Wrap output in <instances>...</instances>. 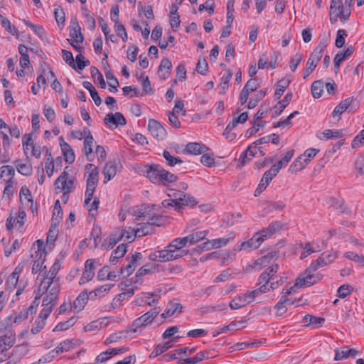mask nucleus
<instances>
[{"label": "nucleus", "instance_id": "59", "mask_svg": "<svg viewBox=\"0 0 364 364\" xmlns=\"http://www.w3.org/2000/svg\"><path fill=\"white\" fill-rule=\"evenodd\" d=\"M68 343L64 342L63 343L59 344L55 349L53 350V355L48 356V355H46V358H44V361H50L52 360L55 357L58 355L60 353H63L64 350L65 349V346H68Z\"/></svg>", "mask_w": 364, "mask_h": 364}, {"label": "nucleus", "instance_id": "43", "mask_svg": "<svg viewBox=\"0 0 364 364\" xmlns=\"http://www.w3.org/2000/svg\"><path fill=\"white\" fill-rule=\"evenodd\" d=\"M62 208L60 201L57 200L55 203L53 213L52 216V222L54 225H57L63 218Z\"/></svg>", "mask_w": 364, "mask_h": 364}, {"label": "nucleus", "instance_id": "25", "mask_svg": "<svg viewBox=\"0 0 364 364\" xmlns=\"http://www.w3.org/2000/svg\"><path fill=\"white\" fill-rule=\"evenodd\" d=\"M326 319L307 314L302 318V323L306 326H311L314 328L321 327L325 323Z\"/></svg>", "mask_w": 364, "mask_h": 364}, {"label": "nucleus", "instance_id": "51", "mask_svg": "<svg viewBox=\"0 0 364 364\" xmlns=\"http://www.w3.org/2000/svg\"><path fill=\"white\" fill-rule=\"evenodd\" d=\"M128 333V331H121L117 333H114L106 339L105 343L111 344L112 343H117L123 339H125L127 337Z\"/></svg>", "mask_w": 364, "mask_h": 364}, {"label": "nucleus", "instance_id": "20", "mask_svg": "<svg viewBox=\"0 0 364 364\" xmlns=\"http://www.w3.org/2000/svg\"><path fill=\"white\" fill-rule=\"evenodd\" d=\"M50 156V154H49L45 164L46 172L49 177L53 176L55 172L62 168V159L60 157L54 159Z\"/></svg>", "mask_w": 364, "mask_h": 364}, {"label": "nucleus", "instance_id": "6", "mask_svg": "<svg viewBox=\"0 0 364 364\" xmlns=\"http://www.w3.org/2000/svg\"><path fill=\"white\" fill-rule=\"evenodd\" d=\"M146 168L147 176L154 183L166 185L173 183L176 181V176L168 171L159 168L157 165L148 166Z\"/></svg>", "mask_w": 364, "mask_h": 364}, {"label": "nucleus", "instance_id": "19", "mask_svg": "<svg viewBox=\"0 0 364 364\" xmlns=\"http://www.w3.org/2000/svg\"><path fill=\"white\" fill-rule=\"evenodd\" d=\"M120 293L117 295L114 300L122 302L131 298L134 293V287L132 283H121L119 285Z\"/></svg>", "mask_w": 364, "mask_h": 364}, {"label": "nucleus", "instance_id": "12", "mask_svg": "<svg viewBox=\"0 0 364 364\" xmlns=\"http://www.w3.org/2000/svg\"><path fill=\"white\" fill-rule=\"evenodd\" d=\"M159 311L156 310L150 311L137 318L132 323L131 331L136 333L141 328H144L152 323L154 318L158 315Z\"/></svg>", "mask_w": 364, "mask_h": 364}, {"label": "nucleus", "instance_id": "47", "mask_svg": "<svg viewBox=\"0 0 364 364\" xmlns=\"http://www.w3.org/2000/svg\"><path fill=\"white\" fill-rule=\"evenodd\" d=\"M85 138V150L86 155H88L92 151L93 138L90 134V132L87 129L84 130Z\"/></svg>", "mask_w": 364, "mask_h": 364}, {"label": "nucleus", "instance_id": "5", "mask_svg": "<svg viewBox=\"0 0 364 364\" xmlns=\"http://www.w3.org/2000/svg\"><path fill=\"white\" fill-rule=\"evenodd\" d=\"M167 196L168 198L162 201V205L165 208L172 207L178 209L183 205H195L196 204L193 197L183 193L171 190Z\"/></svg>", "mask_w": 364, "mask_h": 364}, {"label": "nucleus", "instance_id": "10", "mask_svg": "<svg viewBox=\"0 0 364 364\" xmlns=\"http://www.w3.org/2000/svg\"><path fill=\"white\" fill-rule=\"evenodd\" d=\"M136 236V228L128 226L127 224L122 231L112 233L109 239L108 247L111 248L122 238L129 242H132Z\"/></svg>", "mask_w": 364, "mask_h": 364}, {"label": "nucleus", "instance_id": "37", "mask_svg": "<svg viewBox=\"0 0 364 364\" xmlns=\"http://www.w3.org/2000/svg\"><path fill=\"white\" fill-rule=\"evenodd\" d=\"M263 280L265 282L263 285H266L267 288H269L268 291L277 288L282 282V278L279 275L274 274H272L270 277Z\"/></svg>", "mask_w": 364, "mask_h": 364}, {"label": "nucleus", "instance_id": "2", "mask_svg": "<svg viewBox=\"0 0 364 364\" xmlns=\"http://www.w3.org/2000/svg\"><path fill=\"white\" fill-rule=\"evenodd\" d=\"M59 265L55 264L50 269V274L41 282L39 288V299L42 302L53 304L57 299L59 292V282L55 279V276L58 272Z\"/></svg>", "mask_w": 364, "mask_h": 364}, {"label": "nucleus", "instance_id": "39", "mask_svg": "<svg viewBox=\"0 0 364 364\" xmlns=\"http://www.w3.org/2000/svg\"><path fill=\"white\" fill-rule=\"evenodd\" d=\"M292 94L288 93L286 95V96L284 97L283 100L279 101L274 107V111L275 114H281L283 110L285 109V107L289 104L290 101L292 99Z\"/></svg>", "mask_w": 364, "mask_h": 364}, {"label": "nucleus", "instance_id": "36", "mask_svg": "<svg viewBox=\"0 0 364 364\" xmlns=\"http://www.w3.org/2000/svg\"><path fill=\"white\" fill-rule=\"evenodd\" d=\"M320 139H335L343 136V133L339 129H326L321 133Z\"/></svg>", "mask_w": 364, "mask_h": 364}, {"label": "nucleus", "instance_id": "38", "mask_svg": "<svg viewBox=\"0 0 364 364\" xmlns=\"http://www.w3.org/2000/svg\"><path fill=\"white\" fill-rule=\"evenodd\" d=\"M350 105V102L348 100H346L338 105L332 113L333 118L338 120L340 116L348 108Z\"/></svg>", "mask_w": 364, "mask_h": 364}, {"label": "nucleus", "instance_id": "46", "mask_svg": "<svg viewBox=\"0 0 364 364\" xmlns=\"http://www.w3.org/2000/svg\"><path fill=\"white\" fill-rule=\"evenodd\" d=\"M15 171L11 166H3L0 168V177L5 181H9L14 176Z\"/></svg>", "mask_w": 364, "mask_h": 364}, {"label": "nucleus", "instance_id": "41", "mask_svg": "<svg viewBox=\"0 0 364 364\" xmlns=\"http://www.w3.org/2000/svg\"><path fill=\"white\" fill-rule=\"evenodd\" d=\"M182 306L178 303H171L166 307L165 311L161 314V317L166 318L173 316L175 313L181 311Z\"/></svg>", "mask_w": 364, "mask_h": 364}, {"label": "nucleus", "instance_id": "15", "mask_svg": "<svg viewBox=\"0 0 364 364\" xmlns=\"http://www.w3.org/2000/svg\"><path fill=\"white\" fill-rule=\"evenodd\" d=\"M148 130L150 134L158 141L163 140L166 137L165 129L158 121L154 119L149 120Z\"/></svg>", "mask_w": 364, "mask_h": 364}, {"label": "nucleus", "instance_id": "27", "mask_svg": "<svg viewBox=\"0 0 364 364\" xmlns=\"http://www.w3.org/2000/svg\"><path fill=\"white\" fill-rule=\"evenodd\" d=\"M308 166L301 154L298 155L289 166V171L294 173L304 170Z\"/></svg>", "mask_w": 364, "mask_h": 364}, {"label": "nucleus", "instance_id": "55", "mask_svg": "<svg viewBox=\"0 0 364 364\" xmlns=\"http://www.w3.org/2000/svg\"><path fill=\"white\" fill-rule=\"evenodd\" d=\"M114 30L117 33L116 38H118V41L121 39L122 41H126L127 40V34L125 30V28L118 22L115 23Z\"/></svg>", "mask_w": 364, "mask_h": 364}, {"label": "nucleus", "instance_id": "54", "mask_svg": "<svg viewBox=\"0 0 364 364\" xmlns=\"http://www.w3.org/2000/svg\"><path fill=\"white\" fill-rule=\"evenodd\" d=\"M16 167L18 172L23 175H29L31 173V166L29 163H23L21 161L16 162Z\"/></svg>", "mask_w": 364, "mask_h": 364}, {"label": "nucleus", "instance_id": "52", "mask_svg": "<svg viewBox=\"0 0 364 364\" xmlns=\"http://www.w3.org/2000/svg\"><path fill=\"white\" fill-rule=\"evenodd\" d=\"M116 172L115 166L111 163H107L104 168V175L105 178V182H107L114 178L116 175Z\"/></svg>", "mask_w": 364, "mask_h": 364}, {"label": "nucleus", "instance_id": "42", "mask_svg": "<svg viewBox=\"0 0 364 364\" xmlns=\"http://www.w3.org/2000/svg\"><path fill=\"white\" fill-rule=\"evenodd\" d=\"M312 95L316 99H319L323 94V83L321 80H317L312 83L311 87Z\"/></svg>", "mask_w": 364, "mask_h": 364}, {"label": "nucleus", "instance_id": "16", "mask_svg": "<svg viewBox=\"0 0 364 364\" xmlns=\"http://www.w3.org/2000/svg\"><path fill=\"white\" fill-rule=\"evenodd\" d=\"M26 213L19 210L18 213H12L6 221V228L12 230L14 228H21L25 223Z\"/></svg>", "mask_w": 364, "mask_h": 364}, {"label": "nucleus", "instance_id": "45", "mask_svg": "<svg viewBox=\"0 0 364 364\" xmlns=\"http://www.w3.org/2000/svg\"><path fill=\"white\" fill-rule=\"evenodd\" d=\"M20 200L23 205H31L32 207V196L30 191L26 186L21 188L20 193Z\"/></svg>", "mask_w": 364, "mask_h": 364}, {"label": "nucleus", "instance_id": "49", "mask_svg": "<svg viewBox=\"0 0 364 364\" xmlns=\"http://www.w3.org/2000/svg\"><path fill=\"white\" fill-rule=\"evenodd\" d=\"M127 252V246L124 244H122L119 245L117 250L112 253L110 257L111 262H116L118 259L122 257Z\"/></svg>", "mask_w": 364, "mask_h": 364}, {"label": "nucleus", "instance_id": "7", "mask_svg": "<svg viewBox=\"0 0 364 364\" xmlns=\"http://www.w3.org/2000/svg\"><path fill=\"white\" fill-rule=\"evenodd\" d=\"M269 290V288H267L266 285H262L257 289L236 296L230 302V307L232 310H237L245 307L252 303L260 293H266Z\"/></svg>", "mask_w": 364, "mask_h": 364}, {"label": "nucleus", "instance_id": "57", "mask_svg": "<svg viewBox=\"0 0 364 364\" xmlns=\"http://www.w3.org/2000/svg\"><path fill=\"white\" fill-rule=\"evenodd\" d=\"M85 205L88 210L91 212L95 210L98 208L99 201L96 198H93L92 196H85Z\"/></svg>", "mask_w": 364, "mask_h": 364}, {"label": "nucleus", "instance_id": "28", "mask_svg": "<svg viewBox=\"0 0 364 364\" xmlns=\"http://www.w3.org/2000/svg\"><path fill=\"white\" fill-rule=\"evenodd\" d=\"M353 47L350 46L347 47L344 50L338 53L333 59L335 68L338 69L341 63L344 61L348 57H349L353 53Z\"/></svg>", "mask_w": 364, "mask_h": 364}, {"label": "nucleus", "instance_id": "3", "mask_svg": "<svg viewBox=\"0 0 364 364\" xmlns=\"http://www.w3.org/2000/svg\"><path fill=\"white\" fill-rule=\"evenodd\" d=\"M294 156V149H289L286 151L284 156L264 173L263 178L260 181L257 190H259V192H261L262 188H265L273 178L279 173L280 170L282 168L286 167L292 160Z\"/></svg>", "mask_w": 364, "mask_h": 364}, {"label": "nucleus", "instance_id": "35", "mask_svg": "<svg viewBox=\"0 0 364 364\" xmlns=\"http://www.w3.org/2000/svg\"><path fill=\"white\" fill-rule=\"evenodd\" d=\"M320 152V149L316 147H308L300 154L305 161L309 164Z\"/></svg>", "mask_w": 364, "mask_h": 364}, {"label": "nucleus", "instance_id": "53", "mask_svg": "<svg viewBox=\"0 0 364 364\" xmlns=\"http://www.w3.org/2000/svg\"><path fill=\"white\" fill-rule=\"evenodd\" d=\"M88 296L85 293H82L74 301V307L75 309L80 311L82 310L87 304Z\"/></svg>", "mask_w": 364, "mask_h": 364}, {"label": "nucleus", "instance_id": "17", "mask_svg": "<svg viewBox=\"0 0 364 364\" xmlns=\"http://www.w3.org/2000/svg\"><path fill=\"white\" fill-rule=\"evenodd\" d=\"M295 300L285 299L277 302L272 308L271 314L275 318H280L285 315L288 311V305L293 304Z\"/></svg>", "mask_w": 364, "mask_h": 364}, {"label": "nucleus", "instance_id": "62", "mask_svg": "<svg viewBox=\"0 0 364 364\" xmlns=\"http://www.w3.org/2000/svg\"><path fill=\"white\" fill-rule=\"evenodd\" d=\"M53 305V304L43 302L42 309L40 314V318H43V319L46 320L48 315L50 314V313L51 312Z\"/></svg>", "mask_w": 364, "mask_h": 364}, {"label": "nucleus", "instance_id": "33", "mask_svg": "<svg viewBox=\"0 0 364 364\" xmlns=\"http://www.w3.org/2000/svg\"><path fill=\"white\" fill-rule=\"evenodd\" d=\"M60 145L62 152L65 156V161L68 163H73L75 161V157L70 145L64 141H61Z\"/></svg>", "mask_w": 364, "mask_h": 364}, {"label": "nucleus", "instance_id": "23", "mask_svg": "<svg viewBox=\"0 0 364 364\" xmlns=\"http://www.w3.org/2000/svg\"><path fill=\"white\" fill-rule=\"evenodd\" d=\"M321 58V52L314 53L309 58L306 63V68L304 72V79H306L315 70Z\"/></svg>", "mask_w": 364, "mask_h": 364}, {"label": "nucleus", "instance_id": "56", "mask_svg": "<svg viewBox=\"0 0 364 364\" xmlns=\"http://www.w3.org/2000/svg\"><path fill=\"white\" fill-rule=\"evenodd\" d=\"M34 144V141L30 135H26L23 137V151L26 155H29V152L33 148Z\"/></svg>", "mask_w": 364, "mask_h": 364}, {"label": "nucleus", "instance_id": "9", "mask_svg": "<svg viewBox=\"0 0 364 364\" xmlns=\"http://www.w3.org/2000/svg\"><path fill=\"white\" fill-rule=\"evenodd\" d=\"M148 213L142 211L137 207L125 206L122 208L119 213V220L121 222L126 223L127 225L132 224L138 218H146Z\"/></svg>", "mask_w": 364, "mask_h": 364}, {"label": "nucleus", "instance_id": "4", "mask_svg": "<svg viewBox=\"0 0 364 364\" xmlns=\"http://www.w3.org/2000/svg\"><path fill=\"white\" fill-rule=\"evenodd\" d=\"M75 176L73 174L71 168L66 166L64 171L57 178L55 183V190L58 193H62L63 201L65 203L68 200V195L73 191Z\"/></svg>", "mask_w": 364, "mask_h": 364}, {"label": "nucleus", "instance_id": "26", "mask_svg": "<svg viewBox=\"0 0 364 364\" xmlns=\"http://www.w3.org/2000/svg\"><path fill=\"white\" fill-rule=\"evenodd\" d=\"M97 279L100 281H116L119 279V274L114 271H110L107 266H105L98 272Z\"/></svg>", "mask_w": 364, "mask_h": 364}, {"label": "nucleus", "instance_id": "13", "mask_svg": "<svg viewBox=\"0 0 364 364\" xmlns=\"http://www.w3.org/2000/svg\"><path fill=\"white\" fill-rule=\"evenodd\" d=\"M310 268L306 271V272L301 276L299 277L295 280V285L297 287H310L316 284L320 279L321 276L318 274H312L311 273Z\"/></svg>", "mask_w": 364, "mask_h": 364}, {"label": "nucleus", "instance_id": "34", "mask_svg": "<svg viewBox=\"0 0 364 364\" xmlns=\"http://www.w3.org/2000/svg\"><path fill=\"white\" fill-rule=\"evenodd\" d=\"M291 83V79L288 77H284L282 78L277 83V89L274 93V95L277 98H280L281 96L285 91V89Z\"/></svg>", "mask_w": 364, "mask_h": 364}, {"label": "nucleus", "instance_id": "32", "mask_svg": "<svg viewBox=\"0 0 364 364\" xmlns=\"http://www.w3.org/2000/svg\"><path fill=\"white\" fill-rule=\"evenodd\" d=\"M171 62L168 58H164L161 60L159 68V73L160 76L164 79L168 77L171 73Z\"/></svg>", "mask_w": 364, "mask_h": 364}, {"label": "nucleus", "instance_id": "50", "mask_svg": "<svg viewBox=\"0 0 364 364\" xmlns=\"http://www.w3.org/2000/svg\"><path fill=\"white\" fill-rule=\"evenodd\" d=\"M200 162L207 167H213L215 166V159L213 154L204 152L202 154Z\"/></svg>", "mask_w": 364, "mask_h": 364}, {"label": "nucleus", "instance_id": "58", "mask_svg": "<svg viewBox=\"0 0 364 364\" xmlns=\"http://www.w3.org/2000/svg\"><path fill=\"white\" fill-rule=\"evenodd\" d=\"M173 340H168L164 342L163 344L159 345L155 348L153 353H154V356H157L160 354H162L164 352L173 346Z\"/></svg>", "mask_w": 364, "mask_h": 364}, {"label": "nucleus", "instance_id": "40", "mask_svg": "<svg viewBox=\"0 0 364 364\" xmlns=\"http://www.w3.org/2000/svg\"><path fill=\"white\" fill-rule=\"evenodd\" d=\"M154 228L147 223L139 224L136 228L137 237H142L153 233Z\"/></svg>", "mask_w": 364, "mask_h": 364}, {"label": "nucleus", "instance_id": "31", "mask_svg": "<svg viewBox=\"0 0 364 364\" xmlns=\"http://www.w3.org/2000/svg\"><path fill=\"white\" fill-rule=\"evenodd\" d=\"M259 237H257L256 234L248 241L244 242L241 244L240 250H252L257 249L261 245Z\"/></svg>", "mask_w": 364, "mask_h": 364}, {"label": "nucleus", "instance_id": "18", "mask_svg": "<svg viewBox=\"0 0 364 364\" xmlns=\"http://www.w3.org/2000/svg\"><path fill=\"white\" fill-rule=\"evenodd\" d=\"M104 122L105 124L109 127L117 128L118 126H124L126 124V120L120 112L107 114Z\"/></svg>", "mask_w": 364, "mask_h": 364}, {"label": "nucleus", "instance_id": "21", "mask_svg": "<svg viewBox=\"0 0 364 364\" xmlns=\"http://www.w3.org/2000/svg\"><path fill=\"white\" fill-rule=\"evenodd\" d=\"M128 350L129 348L127 347L111 348L99 354L96 358V360L99 363H103L113 356L125 353Z\"/></svg>", "mask_w": 364, "mask_h": 364}, {"label": "nucleus", "instance_id": "24", "mask_svg": "<svg viewBox=\"0 0 364 364\" xmlns=\"http://www.w3.org/2000/svg\"><path fill=\"white\" fill-rule=\"evenodd\" d=\"M95 269V261L92 259H87L85 264L80 283H85L90 281L94 276Z\"/></svg>", "mask_w": 364, "mask_h": 364}, {"label": "nucleus", "instance_id": "22", "mask_svg": "<svg viewBox=\"0 0 364 364\" xmlns=\"http://www.w3.org/2000/svg\"><path fill=\"white\" fill-rule=\"evenodd\" d=\"M259 145V144L255 142L252 145L247 148L243 155V159L242 161V164L245 163L246 159L250 160L253 157H259L264 155L262 148Z\"/></svg>", "mask_w": 364, "mask_h": 364}, {"label": "nucleus", "instance_id": "61", "mask_svg": "<svg viewBox=\"0 0 364 364\" xmlns=\"http://www.w3.org/2000/svg\"><path fill=\"white\" fill-rule=\"evenodd\" d=\"M214 250L212 240H208L195 248V251L198 252H207Z\"/></svg>", "mask_w": 364, "mask_h": 364}, {"label": "nucleus", "instance_id": "63", "mask_svg": "<svg viewBox=\"0 0 364 364\" xmlns=\"http://www.w3.org/2000/svg\"><path fill=\"white\" fill-rule=\"evenodd\" d=\"M364 144V130H362L352 141L351 147L353 149H358Z\"/></svg>", "mask_w": 364, "mask_h": 364}, {"label": "nucleus", "instance_id": "8", "mask_svg": "<svg viewBox=\"0 0 364 364\" xmlns=\"http://www.w3.org/2000/svg\"><path fill=\"white\" fill-rule=\"evenodd\" d=\"M85 178L86 181L85 196H93L99 180V171L95 165L89 164L85 166Z\"/></svg>", "mask_w": 364, "mask_h": 364}, {"label": "nucleus", "instance_id": "1", "mask_svg": "<svg viewBox=\"0 0 364 364\" xmlns=\"http://www.w3.org/2000/svg\"><path fill=\"white\" fill-rule=\"evenodd\" d=\"M208 235V230L193 232L186 237L175 239L165 249L151 252L149 259L154 262H167L176 260L188 255V250H183L186 245H193L203 240Z\"/></svg>", "mask_w": 364, "mask_h": 364}, {"label": "nucleus", "instance_id": "48", "mask_svg": "<svg viewBox=\"0 0 364 364\" xmlns=\"http://www.w3.org/2000/svg\"><path fill=\"white\" fill-rule=\"evenodd\" d=\"M178 7L172 6L170 11V24L172 28H178L180 24V17L177 14Z\"/></svg>", "mask_w": 364, "mask_h": 364}, {"label": "nucleus", "instance_id": "14", "mask_svg": "<svg viewBox=\"0 0 364 364\" xmlns=\"http://www.w3.org/2000/svg\"><path fill=\"white\" fill-rule=\"evenodd\" d=\"M43 245V242L37 241L38 250L36 252V255L34 256L35 261L33 265V272H43L45 269H46V264H44L45 259H46V252L42 248Z\"/></svg>", "mask_w": 364, "mask_h": 364}, {"label": "nucleus", "instance_id": "30", "mask_svg": "<svg viewBox=\"0 0 364 364\" xmlns=\"http://www.w3.org/2000/svg\"><path fill=\"white\" fill-rule=\"evenodd\" d=\"M15 342V336L7 333L0 337V351L4 352L10 348Z\"/></svg>", "mask_w": 364, "mask_h": 364}, {"label": "nucleus", "instance_id": "60", "mask_svg": "<svg viewBox=\"0 0 364 364\" xmlns=\"http://www.w3.org/2000/svg\"><path fill=\"white\" fill-rule=\"evenodd\" d=\"M208 63L204 58L200 57L197 63L196 70L200 74L205 75L208 72Z\"/></svg>", "mask_w": 364, "mask_h": 364}, {"label": "nucleus", "instance_id": "64", "mask_svg": "<svg viewBox=\"0 0 364 364\" xmlns=\"http://www.w3.org/2000/svg\"><path fill=\"white\" fill-rule=\"evenodd\" d=\"M346 257L351 260H353L359 264H364V256L357 254L353 252H347L345 254Z\"/></svg>", "mask_w": 364, "mask_h": 364}, {"label": "nucleus", "instance_id": "11", "mask_svg": "<svg viewBox=\"0 0 364 364\" xmlns=\"http://www.w3.org/2000/svg\"><path fill=\"white\" fill-rule=\"evenodd\" d=\"M350 15L348 8L343 7L341 0H333L330 7V19L333 23H336L338 19L345 21Z\"/></svg>", "mask_w": 364, "mask_h": 364}, {"label": "nucleus", "instance_id": "44", "mask_svg": "<svg viewBox=\"0 0 364 364\" xmlns=\"http://www.w3.org/2000/svg\"><path fill=\"white\" fill-rule=\"evenodd\" d=\"M44 75L47 77L48 80H52L51 87L52 88L55 90L56 92L63 94V87L60 85V83L55 78V76L52 71L50 70H44L43 71Z\"/></svg>", "mask_w": 364, "mask_h": 364}, {"label": "nucleus", "instance_id": "29", "mask_svg": "<svg viewBox=\"0 0 364 364\" xmlns=\"http://www.w3.org/2000/svg\"><path fill=\"white\" fill-rule=\"evenodd\" d=\"M206 150L207 147L205 145L196 142L188 143L184 149L186 153L194 155L202 154Z\"/></svg>", "mask_w": 364, "mask_h": 364}]
</instances>
